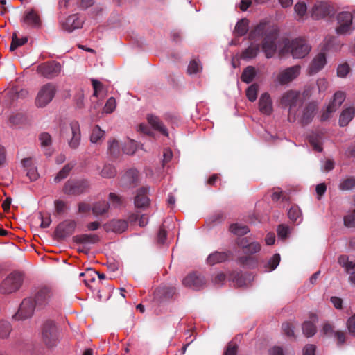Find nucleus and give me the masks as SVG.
Listing matches in <instances>:
<instances>
[{"instance_id":"13","label":"nucleus","mask_w":355,"mask_h":355,"mask_svg":"<svg viewBox=\"0 0 355 355\" xmlns=\"http://www.w3.org/2000/svg\"><path fill=\"white\" fill-rule=\"evenodd\" d=\"M205 284L204 277L196 272H192L187 275L182 280V284L188 288L198 290Z\"/></svg>"},{"instance_id":"52","label":"nucleus","mask_w":355,"mask_h":355,"mask_svg":"<svg viewBox=\"0 0 355 355\" xmlns=\"http://www.w3.org/2000/svg\"><path fill=\"white\" fill-rule=\"evenodd\" d=\"M344 224L347 227H355V211L344 218Z\"/></svg>"},{"instance_id":"7","label":"nucleus","mask_w":355,"mask_h":355,"mask_svg":"<svg viewBox=\"0 0 355 355\" xmlns=\"http://www.w3.org/2000/svg\"><path fill=\"white\" fill-rule=\"evenodd\" d=\"M62 135L69 137L68 144L71 148H76L80 144L81 134L79 123L72 121L62 129Z\"/></svg>"},{"instance_id":"22","label":"nucleus","mask_w":355,"mask_h":355,"mask_svg":"<svg viewBox=\"0 0 355 355\" xmlns=\"http://www.w3.org/2000/svg\"><path fill=\"white\" fill-rule=\"evenodd\" d=\"M24 22L28 26L38 27L41 21L39 15L33 9L27 10L24 17Z\"/></svg>"},{"instance_id":"27","label":"nucleus","mask_w":355,"mask_h":355,"mask_svg":"<svg viewBox=\"0 0 355 355\" xmlns=\"http://www.w3.org/2000/svg\"><path fill=\"white\" fill-rule=\"evenodd\" d=\"M105 132L98 125H96L92 130L90 134V141L93 144H99L104 139Z\"/></svg>"},{"instance_id":"54","label":"nucleus","mask_w":355,"mask_h":355,"mask_svg":"<svg viewBox=\"0 0 355 355\" xmlns=\"http://www.w3.org/2000/svg\"><path fill=\"white\" fill-rule=\"evenodd\" d=\"M109 200L114 207H119L123 203V200L121 197L114 193H110L109 194Z\"/></svg>"},{"instance_id":"28","label":"nucleus","mask_w":355,"mask_h":355,"mask_svg":"<svg viewBox=\"0 0 355 355\" xmlns=\"http://www.w3.org/2000/svg\"><path fill=\"white\" fill-rule=\"evenodd\" d=\"M316 110V105L313 103H311L308 105L303 110V113L302 115V122L304 124L309 123L315 115V112Z\"/></svg>"},{"instance_id":"45","label":"nucleus","mask_w":355,"mask_h":355,"mask_svg":"<svg viewBox=\"0 0 355 355\" xmlns=\"http://www.w3.org/2000/svg\"><path fill=\"white\" fill-rule=\"evenodd\" d=\"M28 40L26 37H22L21 39L17 38L16 34L12 36V43L10 45V50L14 51L17 47L24 45L27 42Z\"/></svg>"},{"instance_id":"57","label":"nucleus","mask_w":355,"mask_h":355,"mask_svg":"<svg viewBox=\"0 0 355 355\" xmlns=\"http://www.w3.org/2000/svg\"><path fill=\"white\" fill-rule=\"evenodd\" d=\"M328 81L326 78H319L317 80V85L318 87L319 92H324L327 90L328 87Z\"/></svg>"},{"instance_id":"51","label":"nucleus","mask_w":355,"mask_h":355,"mask_svg":"<svg viewBox=\"0 0 355 355\" xmlns=\"http://www.w3.org/2000/svg\"><path fill=\"white\" fill-rule=\"evenodd\" d=\"M346 326L349 333L355 336V313L348 318Z\"/></svg>"},{"instance_id":"15","label":"nucleus","mask_w":355,"mask_h":355,"mask_svg":"<svg viewBox=\"0 0 355 355\" xmlns=\"http://www.w3.org/2000/svg\"><path fill=\"white\" fill-rule=\"evenodd\" d=\"M54 293L50 288L43 287L35 295V302L38 306L48 304L53 298Z\"/></svg>"},{"instance_id":"36","label":"nucleus","mask_w":355,"mask_h":355,"mask_svg":"<svg viewBox=\"0 0 355 355\" xmlns=\"http://www.w3.org/2000/svg\"><path fill=\"white\" fill-rule=\"evenodd\" d=\"M259 46L257 44H252L246 49L242 53L243 59H252L256 57L259 52Z\"/></svg>"},{"instance_id":"20","label":"nucleus","mask_w":355,"mask_h":355,"mask_svg":"<svg viewBox=\"0 0 355 355\" xmlns=\"http://www.w3.org/2000/svg\"><path fill=\"white\" fill-rule=\"evenodd\" d=\"M148 189L142 187L138 189L136 196L135 198V205L137 207L145 208L150 204V200L148 196Z\"/></svg>"},{"instance_id":"14","label":"nucleus","mask_w":355,"mask_h":355,"mask_svg":"<svg viewBox=\"0 0 355 355\" xmlns=\"http://www.w3.org/2000/svg\"><path fill=\"white\" fill-rule=\"evenodd\" d=\"M37 71L43 76L53 78L60 72L61 66L59 63L56 62L44 63L39 65Z\"/></svg>"},{"instance_id":"48","label":"nucleus","mask_w":355,"mask_h":355,"mask_svg":"<svg viewBox=\"0 0 355 355\" xmlns=\"http://www.w3.org/2000/svg\"><path fill=\"white\" fill-rule=\"evenodd\" d=\"M137 149V143L134 140H128L123 147V151L127 155H132Z\"/></svg>"},{"instance_id":"43","label":"nucleus","mask_w":355,"mask_h":355,"mask_svg":"<svg viewBox=\"0 0 355 355\" xmlns=\"http://www.w3.org/2000/svg\"><path fill=\"white\" fill-rule=\"evenodd\" d=\"M116 169L112 165H105L101 172L102 177L105 178H113L116 175Z\"/></svg>"},{"instance_id":"47","label":"nucleus","mask_w":355,"mask_h":355,"mask_svg":"<svg viewBox=\"0 0 355 355\" xmlns=\"http://www.w3.org/2000/svg\"><path fill=\"white\" fill-rule=\"evenodd\" d=\"M350 71V67L348 64L343 63L337 67V76L340 78H345Z\"/></svg>"},{"instance_id":"23","label":"nucleus","mask_w":355,"mask_h":355,"mask_svg":"<svg viewBox=\"0 0 355 355\" xmlns=\"http://www.w3.org/2000/svg\"><path fill=\"white\" fill-rule=\"evenodd\" d=\"M311 321H305L302 324L303 334L306 337L313 336L316 332V327L315 322L318 321V318L315 315H311Z\"/></svg>"},{"instance_id":"56","label":"nucleus","mask_w":355,"mask_h":355,"mask_svg":"<svg viewBox=\"0 0 355 355\" xmlns=\"http://www.w3.org/2000/svg\"><path fill=\"white\" fill-rule=\"evenodd\" d=\"M289 233V228L288 226L284 225H280L277 228V234L278 236L281 239H286L287 235Z\"/></svg>"},{"instance_id":"34","label":"nucleus","mask_w":355,"mask_h":355,"mask_svg":"<svg viewBox=\"0 0 355 355\" xmlns=\"http://www.w3.org/2000/svg\"><path fill=\"white\" fill-rule=\"evenodd\" d=\"M288 216L291 220L297 224L302 222V212L300 209L297 206H292L288 212Z\"/></svg>"},{"instance_id":"31","label":"nucleus","mask_w":355,"mask_h":355,"mask_svg":"<svg viewBox=\"0 0 355 355\" xmlns=\"http://www.w3.org/2000/svg\"><path fill=\"white\" fill-rule=\"evenodd\" d=\"M248 28L249 21L247 19H242L236 23L234 33L236 36H243L247 33Z\"/></svg>"},{"instance_id":"10","label":"nucleus","mask_w":355,"mask_h":355,"mask_svg":"<svg viewBox=\"0 0 355 355\" xmlns=\"http://www.w3.org/2000/svg\"><path fill=\"white\" fill-rule=\"evenodd\" d=\"M41 334L46 345H53L58 339V331L55 322L50 320L45 322L42 327Z\"/></svg>"},{"instance_id":"32","label":"nucleus","mask_w":355,"mask_h":355,"mask_svg":"<svg viewBox=\"0 0 355 355\" xmlns=\"http://www.w3.org/2000/svg\"><path fill=\"white\" fill-rule=\"evenodd\" d=\"M92 84L94 89V96L97 98H103L107 94V89L98 80L92 79Z\"/></svg>"},{"instance_id":"30","label":"nucleus","mask_w":355,"mask_h":355,"mask_svg":"<svg viewBox=\"0 0 355 355\" xmlns=\"http://www.w3.org/2000/svg\"><path fill=\"white\" fill-rule=\"evenodd\" d=\"M147 119L149 124H150L154 129L160 131L163 135L168 136L167 130L156 116L148 115Z\"/></svg>"},{"instance_id":"12","label":"nucleus","mask_w":355,"mask_h":355,"mask_svg":"<svg viewBox=\"0 0 355 355\" xmlns=\"http://www.w3.org/2000/svg\"><path fill=\"white\" fill-rule=\"evenodd\" d=\"M36 305L37 304L32 298L24 299L21 303L19 309L15 315V318L17 320H25L31 317L33 314Z\"/></svg>"},{"instance_id":"8","label":"nucleus","mask_w":355,"mask_h":355,"mask_svg":"<svg viewBox=\"0 0 355 355\" xmlns=\"http://www.w3.org/2000/svg\"><path fill=\"white\" fill-rule=\"evenodd\" d=\"M285 45L288 46V51H290L294 58H304L311 51V46L302 38L295 39L289 44H286Z\"/></svg>"},{"instance_id":"9","label":"nucleus","mask_w":355,"mask_h":355,"mask_svg":"<svg viewBox=\"0 0 355 355\" xmlns=\"http://www.w3.org/2000/svg\"><path fill=\"white\" fill-rule=\"evenodd\" d=\"M22 283V277L19 273L10 274L1 284L0 291L8 294L17 291Z\"/></svg>"},{"instance_id":"46","label":"nucleus","mask_w":355,"mask_h":355,"mask_svg":"<svg viewBox=\"0 0 355 355\" xmlns=\"http://www.w3.org/2000/svg\"><path fill=\"white\" fill-rule=\"evenodd\" d=\"M120 147L119 142L114 139L108 141V151L111 155H116L119 153Z\"/></svg>"},{"instance_id":"35","label":"nucleus","mask_w":355,"mask_h":355,"mask_svg":"<svg viewBox=\"0 0 355 355\" xmlns=\"http://www.w3.org/2000/svg\"><path fill=\"white\" fill-rule=\"evenodd\" d=\"M280 262V255L275 254L264 265V272H270L275 270Z\"/></svg>"},{"instance_id":"58","label":"nucleus","mask_w":355,"mask_h":355,"mask_svg":"<svg viewBox=\"0 0 355 355\" xmlns=\"http://www.w3.org/2000/svg\"><path fill=\"white\" fill-rule=\"evenodd\" d=\"M284 333L288 336H294V331L292 325L289 323H283L282 326Z\"/></svg>"},{"instance_id":"39","label":"nucleus","mask_w":355,"mask_h":355,"mask_svg":"<svg viewBox=\"0 0 355 355\" xmlns=\"http://www.w3.org/2000/svg\"><path fill=\"white\" fill-rule=\"evenodd\" d=\"M73 164H66L55 176V182H58L63 180L64 178H65L69 175V172L73 168Z\"/></svg>"},{"instance_id":"24","label":"nucleus","mask_w":355,"mask_h":355,"mask_svg":"<svg viewBox=\"0 0 355 355\" xmlns=\"http://www.w3.org/2000/svg\"><path fill=\"white\" fill-rule=\"evenodd\" d=\"M239 245L243 249L245 253L250 254L257 253L261 250V245L258 242L248 243V241L245 239L239 241Z\"/></svg>"},{"instance_id":"62","label":"nucleus","mask_w":355,"mask_h":355,"mask_svg":"<svg viewBox=\"0 0 355 355\" xmlns=\"http://www.w3.org/2000/svg\"><path fill=\"white\" fill-rule=\"evenodd\" d=\"M334 336L338 344H343L345 342L346 334L345 332L341 331H337L334 333Z\"/></svg>"},{"instance_id":"61","label":"nucleus","mask_w":355,"mask_h":355,"mask_svg":"<svg viewBox=\"0 0 355 355\" xmlns=\"http://www.w3.org/2000/svg\"><path fill=\"white\" fill-rule=\"evenodd\" d=\"M315 346L314 345H306L303 349V355H315Z\"/></svg>"},{"instance_id":"29","label":"nucleus","mask_w":355,"mask_h":355,"mask_svg":"<svg viewBox=\"0 0 355 355\" xmlns=\"http://www.w3.org/2000/svg\"><path fill=\"white\" fill-rule=\"evenodd\" d=\"M228 254L224 252H215L209 255L207 261L209 265H215L227 260Z\"/></svg>"},{"instance_id":"3","label":"nucleus","mask_w":355,"mask_h":355,"mask_svg":"<svg viewBox=\"0 0 355 355\" xmlns=\"http://www.w3.org/2000/svg\"><path fill=\"white\" fill-rule=\"evenodd\" d=\"M302 101L300 93L295 90H288L282 94L281 104L283 107L288 109V118L290 119L292 116L293 119L295 118L297 111L302 105Z\"/></svg>"},{"instance_id":"64","label":"nucleus","mask_w":355,"mask_h":355,"mask_svg":"<svg viewBox=\"0 0 355 355\" xmlns=\"http://www.w3.org/2000/svg\"><path fill=\"white\" fill-rule=\"evenodd\" d=\"M26 175L31 181L37 180L38 177L37 170L34 167L28 168Z\"/></svg>"},{"instance_id":"59","label":"nucleus","mask_w":355,"mask_h":355,"mask_svg":"<svg viewBox=\"0 0 355 355\" xmlns=\"http://www.w3.org/2000/svg\"><path fill=\"white\" fill-rule=\"evenodd\" d=\"M237 346L233 343H230L225 352V355H236Z\"/></svg>"},{"instance_id":"41","label":"nucleus","mask_w":355,"mask_h":355,"mask_svg":"<svg viewBox=\"0 0 355 355\" xmlns=\"http://www.w3.org/2000/svg\"><path fill=\"white\" fill-rule=\"evenodd\" d=\"M354 187H355V178H354L344 179L339 184V188L341 190H349Z\"/></svg>"},{"instance_id":"44","label":"nucleus","mask_w":355,"mask_h":355,"mask_svg":"<svg viewBox=\"0 0 355 355\" xmlns=\"http://www.w3.org/2000/svg\"><path fill=\"white\" fill-rule=\"evenodd\" d=\"M116 107V102L114 97H110L106 102L104 107L103 112L106 114L112 113Z\"/></svg>"},{"instance_id":"50","label":"nucleus","mask_w":355,"mask_h":355,"mask_svg":"<svg viewBox=\"0 0 355 355\" xmlns=\"http://www.w3.org/2000/svg\"><path fill=\"white\" fill-rule=\"evenodd\" d=\"M201 69L200 63L196 60H192L190 62L188 66V73L189 74L197 73Z\"/></svg>"},{"instance_id":"33","label":"nucleus","mask_w":355,"mask_h":355,"mask_svg":"<svg viewBox=\"0 0 355 355\" xmlns=\"http://www.w3.org/2000/svg\"><path fill=\"white\" fill-rule=\"evenodd\" d=\"M256 76V69L254 67L248 66L243 71L241 79L245 83H251Z\"/></svg>"},{"instance_id":"2","label":"nucleus","mask_w":355,"mask_h":355,"mask_svg":"<svg viewBox=\"0 0 355 355\" xmlns=\"http://www.w3.org/2000/svg\"><path fill=\"white\" fill-rule=\"evenodd\" d=\"M336 39L334 37H327L325 39V44L322 49V51L315 55L309 66L308 72L310 75L317 73L327 64V51L331 49L334 51L340 50L342 45L340 44H336Z\"/></svg>"},{"instance_id":"4","label":"nucleus","mask_w":355,"mask_h":355,"mask_svg":"<svg viewBox=\"0 0 355 355\" xmlns=\"http://www.w3.org/2000/svg\"><path fill=\"white\" fill-rule=\"evenodd\" d=\"M301 72L300 65L281 69L272 75L274 83L278 85H286L296 79Z\"/></svg>"},{"instance_id":"40","label":"nucleus","mask_w":355,"mask_h":355,"mask_svg":"<svg viewBox=\"0 0 355 355\" xmlns=\"http://www.w3.org/2000/svg\"><path fill=\"white\" fill-rule=\"evenodd\" d=\"M10 331V324L7 321H0V338H7Z\"/></svg>"},{"instance_id":"38","label":"nucleus","mask_w":355,"mask_h":355,"mask_svg":"<svg viewBox=\"0 0 355 355\" xmlns=\"http://www.w3.org/2000/svg\"><path fill=\"white\" fill-rule=\"evenodd\" d=\"M230 230L233 234L239 236L245 234L250 231L248 226L239 225L238 223L232 224L230 227Z\"/></svg>"},{"instance_id":"53","label":"nucleus","mask_w":355,"mask_h":355,"mask_svg":"<svg viewBox=\"0 0 355 355\" xmlns=\"http://www.w3.org/2000/svg\"><path fill=\"white\" fill-rule=\"evenodd\" d=\"M40 140L41 146L43 147H47L51 144V137L46 132L42 133L40 135Z\"/></svg>"},{"instance_id":"18","label":"nucleus","mask_w":355,"mask_h":355,"mask_svg":"<svg viewBox=\"0 0 355 355\" xmlns=\"http://www.w3.org/2000/svg\"><path fill=\"white\" fill-rule=\"evenodd\" d=\"M331 12V7L324 1H318L315 3L312 8L311 15L314 19H320L328 15Z\"/></svg>"},{"instance_id":"1","label":"nucleus","mask_w":355,"mask_h":355,"mask_svg":"<svg viewBox=\"0 0 355 355\" xmlns=\"http://www.w3.org/2000/svg\"><path fill=\"white\" fill-rule=\"evenodd\" d=\"M250 39L253 40L260 36H264L262 44V50L267 58H272L277 49V31L274 28H271L266 23H260L249 35Z\"/></svg>"},{"instance_id":"55","label":"nucleus","mask_w":355,"mask_h":355,"mask_svg":"<svg viewBox=\"0 0 355 355\" xmlns=\"http://www.w3.org/2000/svg\"><path fill=\"white\" fill-rule=\"evenodd\" d=\"M130 218L132 221H138V224L140 227L146 226L148 222V219L145 215H142L140 217L132 215Z\"/></svg>"},{"instance_id":"19","label":"nucleus","mask_w":355,"mask_h":355,"mask_svg":"<svg viewBox=\"0 0 355 355\" xmlns=\"http://www.w3.org/2000/svg\"><path fill=\"white\" fill-rule=\"evenodd\" d=\"M259 110L263 114H272L273 111L272 102L269 94L263 93L261 95L259 100Z\"/></svg>"},{"instance_id":"6","label":"nucleus","mask_w":355,"mask_h":355,"mask_svg":"<svg viewBox=\"0 0 355 355\" xmlns=\"http://www.w3.org/2000/svg\"><path fill=\"white\" fill-rule=\"evenodd\" d=\"M56 87L52 83L44 85L39 90L35 98V105L37 107H44L54 98Z\"/></svg>"},{"instance_id":"17","label":"nucleus","mask_w":355,"mask_h":355,"mask_svg":"<svg viewBox=\"0 0 355 355\" xmlns=\"http://www.w3.org/2000/svg\"><path fill=\"white\" fill-rule=\"evenodd\" d=\"M76 226V223L74 220H65L58 225L55 230V235L58 238L64 239L74 232Z\"/></svg>"},{"instance_id":"16","label":"nucleus","mask_w":355,"mask_h":355,"mask_svg":"<svg viewBox=\"0 0 355 355\" xmlns=\"http://www.w3.org/2000/svg\"><path fill=\"white\" fill-rule=\"evenodd\" d=\"M62 28L67 32H72L75 29L82 28L83 19L78 15H72L61 22Z\"/></svg>"},{"instance_id":"60","label":"nucleus","mask_w":355,"mask_h":355,"mask_svg":"<svg viewBox=\"0 0 355 355\" xmlns=\"http://www.w3.org/2000/svg\"><path fill=\"white\" fill-rule=\"evenodd\" d=\"M322 332L324 334L330 336L334 334L336 331L334 330V326L330 323H324L322 328Z\"/></svg>"},{"instance_id":"49","label":"nucleus","mask_w":355,"mask_h":355,"mask_svg":"<svg viewBox=\"0 0 355 355\" xmlns=\"http://www.w3.org/2000/svg\"><path fill=\"white\" fill-rule=\"evenodd\" d=\"M294 9L297 15L300 17H302L306 13V6L303 2L297 3L295 5Z\"/></svg>"},{"instance_id":"26","label":"nucleus","mask_w":355,"mask_h":355,"mask_svg":"<svg viewBox=\"0 0 355 355\" xmlns=\"http://www.w3.org/2000/svg\"><path fill=\"white\" fill-rule=\"evenodd\" d=\"M110 205L106 201L95 202L92 206V214L95 216H102L107 212Z\"/></svg>"},{"instance_id":"25","label":"nucleus","mask_w":355,"mask_h":355,"mask_svg":"<svg viewBox=\"0 0 355 355\" xmlns=\"http://www.w3.org/2000/svg\"><path fill=\"white\" fill-rule=\"evenodd\" d=\"M338 261L347 273H355V262L350 261L348 256L340 255L338 257Z\"/></svg>"},{"instance_id":"5","label":"nucleus","mask_w":355,"mask_h":355,"mask_svg":"<svg viewBox=\"0 0 355 355\" xmlns=\"http://www.w3.org/2000/svg\"><path fill=\"white\" fill-rule=\"evenodd\" d=\"M336 32L338 35H347L355 29L353 25V15L349 12H341L337 15Z\"/></svg>"},{"instance_id":"11","label":"nucleus","mask_w":355,"mask_h":355,"mask_svg":"<svg viewBox=\"0 0 355 355\" xmlns=\"http://www.w3.org/2000/svg\"><path fill=\"white\" fill-rule=\"evenodd\" d=\"M345 98L346 94L344 92H336L333 96V99L329 103L326 112L322 114L321 120H327L330 117V115L340 107Z\"/></svg>"},{"instance_id":"21","label":"nucleus","mask_w":355,"mask_h":355,"mask_svg":"<svg viewBox=\"0 0 355 355\" xmlns=\"http://www.w3.org/2000/svg\"><path fill=\"white\" fill-rule=\"evenodd\" d=\"M355 114V107L353 106L346 107L341 112L338 123L340 127L347 126L352 120Z\"/></svg>"},{"instance_id":"42","label":"nucleus","mask_w":355,"mask_h":355,"mask_svg":"<svg viewBox=\"0 0 355 355\" xmlns=\"http://www.w3.org/2000/svg\"><path fill=\"white\" fill-rule=\"evenodd\" d=\"M258 86L256 84L251 85L246 90V96L250 101H254L257 97Z\"/></svg>"},{"instance_id":"37","label":"nucleus","mask_w":355,"mask_h":355,"mask_svg":"<svg viewBox=\"0 0 355 355\" xmlns=\"http://www.w3.org/2000/svg\"><path fill=\"white\" fill-rule=\"evenodd\" d=\"M111 226L114 232L121 233L128 227V223L123 220H115L111 223Z\"/></svg>"},{"instance_id":"63","label":"nucleus","mask_w":355,"mask_h":355,"mask_svg":"<svg viewBox=\"0 0 355 355\" xmlns=\"http://www.w3.org/2000/svg\"><path fill=\"white\" fill-rule=\"evenodd\" d=\"M331 302L334 306L337 309H341L343 307V300L338 297H331Z\"/></svg>"}]
</instances>
